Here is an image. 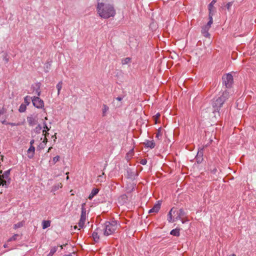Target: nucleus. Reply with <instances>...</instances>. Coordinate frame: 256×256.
Masks as SVG:
<instances>
[{"mask_svg":"<svg viewBox=\"0 0 256 256\" xmlns=\"http://www.w3.org/2000/svg\"><path fill=\"white\" fill-rule=\"evenodd\" d=\"M213 23V20H208V22L206 25H208V26L211 27V25Z\"/></svg>","mask_w":256,"mask_h":256,"instance_id":"nucleus-45","label":"nucleus"},{"mask_svg":"<svg viewBox=\"0 0 256 256\" xmlns=\"http://www.w3.org/2000/svg\"><path fill=\"white\" fill-rule=\"evenodd\" d=\"M53 254H51L50 252H49V254L47 255V256H52Z\"/></svg>","mask_w":256,"mask_h":256,"instance_id":"nucleus-54","label":"nucleus"},{"mask_svg":"<svg viewBox=\"0 0 256 256\" xmlns=\"http://www.w3.org/2000/svg\"><path fill=\"white\" fill-rule=\"evenodd\" d=\"M52 148V147L49 148L48 149V152Z\"/></svg>","mask_w":256,"mask_h":256,"instance_id":"nucleus-58","label":"nucleus"},{"mask_svg":"<svg viewBox=\"0 0 256 256\" xmlns=\"http://www.w3.org/2000/svg\"><path fill=\"white\" fill-rule=\"evenodd\" d=\"M35 148L33 146H30V147L27 150L28 156L29 158H32L34 154Z\"/></svg>","mask_w":256,"mask_h":256,"instance_id":"nucleus-15","label":"nucleus"},{"mask_svg":"<svg viewBox=\"0 0 256 256\" xmlns=\"http://www.w3.org/2000/svg\"><path fill=\"white\" fill-rule=\"evenodd\" d=\"M118 225L116 220L106 221L104 224V234L108 236L114 233L118 228Z\"/></svg>","mask_w":256,"mask_h":256,"instance_id":"nucleus-3","label":"nucleus"},{"mask_svg":"<svg viewBox=\"0 0 256 256\" xmlns=\"http://www.w3.org/2000/svg\"><path fill=\"white\" fill-rule=\"evenodd\" d=\"M92 236L95 242H98L99 240V236H98V234L96 232H93L92 234Z\"/></svg>","mask_w":256,"mask_h":256,"instance_id":"nucleus-28","label":"nucleus"},{"mask_svg":"<svg viewBox=\"0 0 256 256\" xmlns=\"http://www.w3.org/2000/svg\"><path fill=\"white\" fill-rule=\"evenodd\" d=\"M96 10L99 16L105 19L114 16L116 14L113 6L108 3L106 0L104 2H98Z\"/></svg>","mask_w":256,"mask_h":256,"instance_id":"nucleus-1","label":"nucleus"},{"mask_svg":"<svg viewBox=\"0 0 256 256\" xmlns=\"http://www.w3.org/2000/svg\"><path fill=\"white\" fill-rule=\"evenodd\" d=\"M131 61V58H124L122 60V64H126L130 63Z\"/></svg>","mask_w":256,"mask_h":256,"instance_id":"nucleus-27","label":"nucleus"},{"mask_svg":"<svg viewBox=\"0 0 256 256\" xmlns=\"http://www.w3.org/2000/svg\"><path fill=\"white\" fill-rule=\"evenodd\" d=\"M122 97H120V96H118V97H117L116 98V100H118V101H121L122 100Z\"/></svg>","mask_w":256,"mask_h":256,"instance_id":"nucleus-47","label":"nucleus"},{"mask_svg":"<svg viewBox=\"0 0 256 256\" xmlns=\"http://www.w3.org/2000/svg\"><path fill=\"white\" fill-rule=\"evenodd\" d=\"M42 135L44 136H45V138H46V136H48L49 133L46 132V133L43 134Z\"/></svg>","mask_w":256,"mask_h":256,"instance_id":"nucleus-52","label":"nucleus"},{"mask_svg":"<svg viewBox=\"0 0 256 256\" xmlns=\"http://www.w3.org/2000/svg\"><path fill=\"white\" fill-rule=\"evenodd\" d=\"M43 124H44V129L46 130L47 131H48L50 130V128H48V127L46 122H43Z\"/></svg>","mask_w":256,"mask_h":256,"instance_id":"nucleus-39","label":"nucleus"},{"mask_svg":"<svg viewBox=\"0 0 256 256\" xmlns=\"http://www.w3.org/2000/svg\"><path fill=\"white\" fill-rule=\"evenodd\" d=\"M52 138H56V134H55L54 136H52Z\"/></svg>","mask_w":256,"mask_h":256,"instance_id":"nucleus-55","label":"nucleus"},{"mask_svg":"<svg viewBox=\"0 0 256 256\" xmlns=\"http://www.w3.org/2000/svg\"><path fill=\"white\" fill-rule=\"evenodd\" d=\"M2 182H0V186L2 185Z\"/></svg>","mask_w":256,"mask_h":256,"instance_id":"nucleus-63","label":"nucleus"},{"mask_svg":"<svg viewBox=\"0 0 256 256\" xmlns=\"http://www.w3.org/2000/svg\"><path fill=\"white\" fill-rule=\"evenodd\" d=\"M50 226V222L48 220H44L42 222V228L45 229Z\"/></svg>","mask_w":256,"mask_h":256,"instance_id":"nucleus-25","label":"nucleus"},{"mask_svg":"<svg viewBox=\"0 0 256 256\" xmlns=\"http://www.w3.org/2000/svg\"><path fill=\"white\" fill-rule=\"evenodd\" d=\"M9 125H10L11 126H20V123H13V122H9Z\"/></svg>","mask_w":256,"mask_h":256,"instance_id":"nucleus-42","label":"nucleus"},{"mask_svg":"<svg viewBox=\"0 0 256 256\" xmlns=\"http://www.w3.org/2000/svg\"><path fill=\"white\" fill-rule=\"evenodd\" d=\"M66 244H64V245H63V246H60V247L61 250H62V248H63V246H66Z\"/></svg>","mask_w":256,"mask_h":256,"instance_id":"nucleus-56","label":"nucleus"},{"mask_svg":"<svg viewBox=\"0 0 256 256\" xmlns=\"http://www.w3.org/2000/svg\"><path fill=\"white\" fill-rule=\"evenodd\" d=\"M48 131L44 129L42 130L43 134L46 133Z\"/></svg>","mask_w":256,"mask_h":256,"instance_id":"nucleus-53","label":"nucleus"},{"mask_svg":"<svg viewBox=\"0 0 256 256\" xmlns=\"http://www.w3.org/2000/svg\"><path fill=\"white\" fill-rule=\"evenodd\" d=\"M210 28V26H208L206 24L202 27L201 32L204 36L206 38L210 37V34L208 33V30Z\"/></svg>","mask_w":256,"mask_h":256,"instance_id":"nucleus-10","label":"nucleus"},{"mask_svg":"<svg viewBox=\"0 0 256 256\" xmlns=\"http://www.w3.org/2000/svg\"><path fill=\"white\" fill-rule=\"evenodd\" d=\"M34 140H32L30 142V146H33L34 144Z\"/></svg>","mask_w":256,"mask_h":256,"instance_id":"nucleus-48","label":"nucleus"},{"mask_svg":"<svg viewBox=\"0 0 256 256\" xmlns=\"http://www.w3.org/2000/svg\"><path fill=\"white\" fill-rule=\"evenodd\" d=\"M27 121L30 126H33L36 124L37 120L36 117L30 116L27 117Z\"/></svg>","mask_w":256,"mask_h":256,"instance_id":"nucleus-14","label":"nucleus"},{"mask_svg":"<svg viewBox=\"0 0 256 256\" xmlns=\"http://www.w3.org/2000/svg\"><path fill=\"white\" fill-rule=\"evenodd\" d=\"M0 122L2 124H6V125L8 124V123H9V122H6V118H4L3 120H2V119H1V118H0Z\"/></svg>","mask_w":256,"mask_h":256,"instance_id":"nucleus-37","label":"nucleus"},{"mask_svg":"<svg viewBox=\"0 0 256 256\" xmlns=\"http://www.w3.org/2000/svg\"><path fill=\"white\" fill-rule=\"evenodd\" d=\"M162 137V134L161 132V128H159L158 130V132L156 134V138H158V140L161 139Z\"/></svg>","mask_w":256,"mask_h":256,"instance_id":"nucleus-26","label":"nucleus"},{"mask_svg":"<svg viewBox=\"0 0 256 256\" xmlns=\"http://www.w3.org/2000/svg\"><path fill=\"white\" fill-rule=\"evenodd\" d=\"M33 105L38 108H42L44 107V101L38 96H34L32 98Z\"/></svg>","mask_w":256,"mask_h":256,"instance_id":"nucleus-7","label":"nucleus"},{"mask_svg":"<svg viewBox=\"0 0 256 256\" xmlns=\"http://www.w3.org/2000/svg\"><path fill=\"white\" fill-rule=\"evenodd\" d=\"M161 203L160 201L158 202V203L155 204L153 208L149 210L148 213L158 212L160 208Z\"/></svg>","mask_w":256,"mask_h":256,"instance_id":"nucleus-12","label":"nucleus"},{"mask_svg":"<svg viewBox=\"0 0 256 256\" xmlns=\"http://www.w3.org/2000/svg\"><path fill=\"white\" fill-rule=\"evenodd\" d=\"M203 148H201L199 150L197 153V155L196 157V162L198 163H200L203 160Z\"/></svg>","mask_w":256,"mask_h":256,"instance_id":"nucleus-13","label":"nucleus"},{"mask_svg":"<svg viewBox=\"0 0 256 256\" xmlns=\"http://www.w3.org/2000/svg\"><path fill=\"white\" fill-rule=\"evenodd\" d=\"M181 220H182V224H184V221L183 220V218L182 219H180Z\"/></svg>","mask_w":256,"mask_h":256,"instance_id":"nucleus-59","label":"nucleus"},{"mask_svg":"<svg viewBox=\"0 0 256 256\" xmlns=\"http://www.w3.org/2000/svg\"><path fill=\"white\" fill-rule=\"evenodd\" d=\"M133 155H134V150H130L126 154V160H129L132 157Z\"/></svg>","mask_w":256,"mask_h":256,"instance_id":"nucleus-19","label":"nucleus"},{"mask_svg":"<svg viewBox=\"0 0 256 256\" xmlns=\"http://www.w3.org/2000/svg\"><path fill=\"white\" fill-rule=\"evenodd\" d=\"M32 98H31L28 96H25L24 98L25 104H26V106H28L30 104V100H32Z\"/></svg>","mask_w":256,"mask_h":256,"instance_id":"nucleus-20","label":"nucleus"},{"mask_svg":"<svg viewBox=\"0 0 256 256\" xmlns=\"http://www.w3.org/2000/svg\"><path fill=\"white\" fill-rule=\"evenodd\" d=\"M40 85H41L40 83V82H38L37 84H36V92L37 93L38 96V97L40 96V93H41V92L40 90Z\"/></svg>","mask_w":256,"mask_h":256,"instance_id":"nucleus-21","label":"nucleus"},{"mask_svg":"<svg viewBox=\"0 0 256 256\" xmlns=\"http://www.w3.org/2000/svg\"><path fill=\"white\" fill-rule=\"evenodd\" d=\"M58 246H54L52 247L50 249V252L51 254H54L56 252V250H58Z\"/></svg>","mask_w":256,"mask_h":256,"instance_id":"nucleus-33","label":"nucleus"},{"mask_svg":"<svg viewBox=\"0 0 256 256\" xmlns=\"http://www.w3.org/2000/svg\"><path fill=\"white\" fill-rule=\"evenodd\" d=\"M10 169H9L5 171L2 174H0V182H2V186L6 188H8L9 184L10 183ZM2 171L0 170V174L2 173Z\"/></svg>","mask_w":256,"mask_h":256,"instance_id":"nucleus-5","label":"nucleus"},{"mask_svg":"<svg viewBox=\"0 0 256 256\" xmlns=\"http://www.w3.org/2000/svg\"><path fill=\"white\" fill-rule=\"evenodd\" d=\"M85 204H83L82 206V213L78 223L80 228H83L86 220V210L84 207Z\"/></svg>","mask_w":256,"mask_h":256,"instance_id":"nucleus-6","label":"nucleus"},{"mask_svg":"<svg viewBox=\"0 0 256 256\" xmlns=\"http://www.w3.org/2000/svg\"><path fill=\"white\" fill-rule=\"evenodd\" d=\"M18 236H19V235L18 234H15L8 240V241L10 242V241H12V240H16L17 239V238Z\"/></svg>","mask_w":256,"mask_h":256,"instance_id":"nucleus-34","label":"nucleus"},{"mask_svg":"<svg viewBox=\"0 0 256 256\" xmlns=\"http://www.w3.org/2000/svg\"><path fill=\"white\" fill-rule=\"evenodd\" d=\"M62 186V184L61 183H59L58 184L52 187V190L53 191L57 190H58L60 188H61Z\"/></svg>","mask_w":256,"mask_h":256,"instance_id":"nucleus-32","label":"nucleus"},{"mask_svg":"<svg viewBox=\"0 0 256 256\" xmlns=\"http://www.w3.org/2000/svg\"><path fill=\"white\" fill-rule=\"evenodd\" d=\"M48 142V139L46 138H45L43 140V142L45 144H46V143L47 142Z\"/></svg>","mask_w":256,"mask_h":256,"instance_id":"nucleus-51","label":"nucleus"},{"mask_svg":"<svg viewBox=\"0 0 256 256\" xmlns=\"http://www.w3.org/2000/svg\"><path fill=\"white\" fill-rule=\"evenodd\" d=\"M180 228H176L175 229L172 230L170 232V234L174 236H180Z\"/></svg>","mask_w":256,"mask_h":256,"instance_id":"nucleus-18","label":"nucleus"},{"mask_svg":"<svg viewBox=\"0 0 256 256\" xmlns=\"http://www.w3.org/2000/svg\"><path fill=\"white\" fill-rule=\"evenodd\" d=\"M4 60L6 62H8V58H7V56L6 55L4 57Z\"/></svg>","mask_w":256,"mask_h":256,"instance_id":"nucleus-46","label":"nucleus"},{"mask_svg":"<svg viewBox=\"0 0 256 256\" xmlns=\"http://www.w3.org/2000/svg\"><path fill=\"white\" fill-rule=\"evenodd\" d=\"M160 114L159 113H158V114H156V115L154 116V119L156 121V123L157 122L158 120L160 118Z\"/></svg>","mask_w":256,"mask_h":256,"instance_id":"nucleus-36","label":"nucleus"},{"mask_svg":"<svg viewBox=\"0 0 256 256\" xmlns=\"http://www.w3.org/2000/svg\"><path fill=\"white\" fill-rule=\"evenodd\" d=\"M212 16H213L208 15V20H213Z\"/></svg>","mask_w":256,"mask_h":256,"instance_id":"nucleus-49","label":"nucleus"},{"mask_svg":"<svg viewBox=\"0 0 256 256\" xmlns=\"http://www.w3.org/2000/svg\"><path fill=\"white\" fill-rule=\"evenodd\" d=\"M176 212V208L174 207L171 208L168 214V220L169 222H172L175 221V218H172V214H174Z\"/></svg>","mask_w":256,"mask_h":256,"instance_id":"nucleus-9","label":"nucleus"},{"mask_svg":"<svg viewBox=\"0 0 256 256\" xmlns=\"http://www.w3.org/2000/svg\"><path fill=\"white\" fill-rule=\"evenodd\" d=\"M122 197L124 198H125L126 197V195H123V196H122Z\"/></svg>","mask_w":256,"mask_h":256,"instance_id":"nucleus-62","label":"nucleus"},{"mask_svg":"<svg viewBox=\"0 0 256 256\" xmlns=\"http://www.w3.org/2000/svg\"><path fill=\"white\" fill-rule=\"evenodd\" d=\"M109 108L106 104H103L102 116H105L106 112L108 111Z\"/></svg>","mask_w":256,"mask_h":256,"instance_id":"nucleus-29","label":"nucleus"},{"mask_svg":"<svg viewBox=\"0 0 256 256\" xmlns=\"http://www.w3.org/2000/svg\"><path fill=\"white\" fill-rule=\"evenodd\" d=\"M230 96V92L228 90H224L220 96L213 99L212 102V105L213 109V113L214 114V116L216 117V114L218 116H220V108L222 107L224 102L228 99Z\"/></svg>","mask_w":256,"mask_h":256,"instance_id":"nucleus-2","label":"nucleus"},{"mask_svg":"<svg viewBox=\"0 0 256 256\" xmlns=\"http://www.w3.org/2000/svg\"><path fill=\"white\" fill-rule=\"evenodd\" d=\"M234 4V2H228L226 4V7L227 8L228 11H230L231 10V8L232 6Z\"/></svg>","mask_w":256,"mask_h":256,"instance_id":"nucleus-31","label":"nucleus"},{"mask_svg":"<svg viewBox=\"0 0 256 256\" xmlns=\"http://www.w3.org/2000/svg\"><path fill=\"white\" fill-rule=\"evenodd\" d=\"M42 128V127L41 125L38 124L37 126H36V128L34 130V132H36L37 134H40Z\"/></svg>","mask_w":256,"mask_h":256,"instance_id":"nucleus-24","label":"nucleus"},{"mask_svg":"<svg viewBox=\"0 0 256 256\" xmlns=\"http://www.w3.org/2000/svg\"><path fill=\"white\" fill-rule=\"evenodd\" d=\"M64 256H72L71 254H64Z\"/></svg>","mask_w":256,"mask_h":256,"instance_id":"nucleus-60","label":"nucleus"},{"mask_svg":"<svg viewBox=\"0 0 256 256\" xmlns=\"http://www.w3.org/2000/svg\"><path fill=\"white\" fill-rule=\"evenodd\" d=\"M6 112V110L4 108H2V110H0V116L2 115H3Z\"/></svg>","mask_w":256,"mask_h":256,"instance_id":"nucleus-43","label":"nucleus"},{"mask_svg":"<svg viewBox=\"0 0 256 256\" xmlns=\"http://www.w3.org/2000/svg\"><path fill=\"white\" fill-rule=\"evenodd\" d=\"M26 104H22L19 108L18 110L20 112H24L26 110Z\"/></svg>","mask_w":256,"mask_h":256,"instance_id":"nucleus-23","label":"nucleus"},{"mask_svg":"<svg viewBox=\"0 0 256 256\" xmlns=\"http://www.w3.org/2000/svg\"><path fill=\"white\" fill-rule=\"evenodd\" d=\"M66 179H68V176L67 178H66Z\"/></svg>","mask_w":256,"mask_h":256,"instance_id":"nucleus-64","label":"nucleus"},{"mask_svg":"<svg viewBox=\"0 0 256 256\" xmlns=\"http://www.w3.org/2000/svg\"><path fill=\"white\" fill-rule=\"evenodd\" d=\"M60 160V156H57L53 158L52 161L54 164H56Z\"/></svg>","mask_w":256,"mask_h":256,"instance_id":"nucleus-38","label":"nucleus"},{"mask_svg":"<svg viewBox=\"0 0 256 256\" xmlns=\"http://www.w3.org/2000/svg\"><path fill=\"white\" fill-rule=\"evenodd\" d=\"M214 5L212 4H210L208 5V10H211V9H214Z\"/></svg>","mask_w":256,"mask_h":256,"instance_id":"nucleus-41","label":"nucleus"},{"mask_svg":"<svg viewBox=\"0 0 256 256\" xmlns=\"http://www.w3.org/2000/svg\"><path fill=\"white\" fill-rule=\"evenodd\" d=\"M222 84L225 86L224 90H228L230 92V89L232 88L234 82L233 76L228 74L222 76Z\"/></svg>","mask_w":256,"mask_h":256,"instance_id":"nucleus-4","label":"nucleus"},{"mask_svg":"<svg viewBox=\"0 0 256 256\" xmlns=\"http://www.w3.org/2000/svg\"><path fill=\"white\" fill-rule=\"evenodd\" d=\"M216 12V8L208 10V15L214 16Z\"/></svg>","mask_w":256,"mask_h":256,"instance_id":"nucleus-35","label":"nucleus"},{"mask_svg":"<svg viewBox=\"0 0 256 256\" xmlns=\"http://www.w3.org/2000/svg\"><path fill=\"white\" fill-rule=\"evenodd\" d=\"M50 63L49 62H46V64H45V66L44 67L46 68H50Z\"/></svg>","mask_w":256,"mask_h":256,"instance_id":"nucleus-44","label":"nucleus"},{"mask_svg":"<svg viewBox=\"0 0 256 256\" xmlns=\"http://www.w3.org/2000/svg\"><path fill=\"white\" fill-rule=\"evenodd\" d=\"M0 118L1 119H2V120H3L4 118H6V117H4V116H0Z\"/></svg>","mask_w":256,"mask_h":256,"instance_id":"nucleus-57","label":"nucleus"},{"mask_svg":"<svg viewBox=\"0 0 256 256\" xmlns=\"http://www.w3.org/2000/svg\"><path fill=\"white\" fill-rule=\"evenodd\" d=\"M140 163L142 165H146L147 163V160L146 159H142L140 160Z\"/></svg>","mask_w":256,"mask_h":256,"instance_id":"nucleus-40","label":"nucleus"},{"mask_svg":"<svg viewBox=\"0 0 256 256\" xmlns=\"http://www.w3.org/2000/svg\"><path fill=\"white\" fill-rule=\"evenodd\" d=\"M217 2V0H212L211 2H210V4H214Z\"/></svg>","mask_w":256,"mask_h":256,"instance_id":"nucleus-50","label":"nucleus"},{"mask_svg":"<svg viewBox=\"0 0 256 256\" xmlns=\"http://www.w3.org/2000/svg\"><path fill=\"white\" fill-rule=\"evenodd\" d=\"M99 192L98 188H94L92 190L91 193L90 194L88 198L89 200H92L96 195Z\"/></svg>","mask_w":256,"mask_h":256,"instance_id":"nucleus-17","label":"nucleus"},{"mask_svg":"<svg viewBox=\"0 0 256 256\" xmlns=\"http://www.w3.org/2000/svg\"><path fill=\"white\" fill-rule=\"evenodd\" d=\"M62 81L60 82L57 84H56V88L58 89V94H59L60 93V90L62 89Z\"/></svg>","mask_w":256,"mask_h":256,"instance_id":"nucleus-30","label":"nucleus"},{"mask_svg":"<svg viewBox=\"0 0 256 256\" xmlns=\"http://www.w3.org/2000/svg\"><path fill=\"white\" fill-rule=\"evenodd\" d=\"M229 256H236V255L235 254H230Z\"/></svg>","mask_w":256,"mask_h":256,"instance_id":"nucleus-61","label":"nucleus"},{"mask_svg":"<svg viewBox=\"0 0 256 256\" xmlns=\"http://www.w3.org/2000/svg\"><path fill=\"white\" fill-rule=\"evenodd\" d=\"M126 177L130 179H135L136 176L138 175L136 174V170H134L130 168H128L126 172Z\"/></svg>","mask_w":256,"mask_h":256,"instance_id":"nucleus-8","label":"nucleus"},{"mask_svg":"<svg viewBox=\"0 0 256 256\" xmlns=\"http://www.w3.org/2000/svg\"><path fill=\"white\" fill-rule=\"evenodd\" d=\"M24 222H18L17 224H16L14 225V229H17L18 228H21L23 226L24 224Z\"/></svg>","mask_w":256,"mask_h":256,"instance_id":"nucleus-22","label":"nucleus"},{"mask_svg":"<svg viewBox=\"0 0 256 256\" xmlns=\"http://www.w3.org/2000/svg\"><path fill=\"white\" fill-rule=\"evenodd\" d=\"M177 216L175 218V221L182 219L186 215V213L182 208H180L179 210H176Z\"/></svg>","mask_w":256,"mask_h":256,"instance_id":"nucleus-11","label":"nucleus"},{"mask_svg":"<svg viewBox=\"0 0 256 256\" xmlns=\"http://www.w3.org/2000/svg\"><path fill=\"white\" fill-rule=\"evenodd\" d=\"M145 146L147 148H154L156 144L154 140H146L145 142H144Z\"/></svg>","mask_w":256,"mask_h":256,"instance_id":"nucleus-16","label":"nucleus"}]
</instances>
